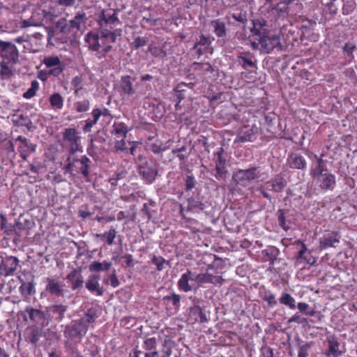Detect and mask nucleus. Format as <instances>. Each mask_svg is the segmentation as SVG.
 <instances>
[{"label":"nucleus","mask_w":357,"mask_h":357,"mask_svg":"<svg viewBox=\"0 0 357 357\" xmlns=\"http://www.w3.org/2000/svg\"><path fill=\"white\" fill-rule=\"evenodd\" d=\"M328 172L326 165H315L311 167L310 175L314 179Z\"/></svg>","instance_id":"nucleus-53"},{"label":"nucleus","mask_w":357,"mask_h":357,"mask_svg":"<svg viewBox=\"0 0 357 357\" xmlns=\"http://www.w3.org/2000/svg\"><path fill=\"white\" fill-rule=\"evenodd\" d=\"M39 89V83L37 80H33L31 84V87L24 93L23 98L25 99H30L36 96L37 91Z\"/></svg>","instance_id":"nucleus-56"},{"label":"nucleus","mask_w":357,"mask_h":357,"mask_svg":"<svg viewBox=\"0 0 357 357\" xmlns=\"http://www.w3.org/2000/svg\"><path fill=\"white\" fill-rule=\"evenodd\" d=\"M287 165L291 169L303 170L307 167V162L305 158L296 153L289 154Z\"/></svg>","instance_id":"nucleus-21"},{"label":"nucleus","mask_w":357,"mask_h":357,"mask_svg":"<svg viewBox=\"0 0 357 357\" xmlns=\"http://www.w3.org/2000/svg\"><path fill=\"white\" fill-rule=\"evenodd\" d=\"M149 51L155 57L164 58L167 56L166 52L162 47L153 43L149 45Z\"/></svg>","instance_id":"nucleus-57"},{"label":"nucleus","mask_w":357,"mask_h":357,"mask_svg":"<svg viewBox=\"0 0 357 357\" xmlns=\"http://www.w3.org/2000/svg\"><path fill=\"white\" fill-rule=\"evenodd\" d=\"M191 312L195 314H197L199 315V321L201 323L207 321V318H206V314L203 312V310H202V308L200 307H199V306L194 307L193 308H192Z\"/></svg>","instance_id":"nucleus-64"},{"label":"nucleus","mask_w":357,"mask_h":357,"mask_svg":"<svg viewBox=\"0 0 357 357\" xmlns=\"http://www.w3.org/2000/svg\"><path fill=\"white\" fill-rule=\"evenodd\" d=\"M15 231V226L8 222L5 214L0 213V232L6 236L11 235Z\"/></svg>","instance_id":"nucleus-37"},{"label":"nucleus","mask_w":357,"mask_h":357,"mask_svg":"<svg viewBox=\"0 0 357 357\" xmlns=\"http://www.w3.org/2000/svg\"><path fill=\"white\" fill-rule=\"evenodd\" d=\"M252 24L253 27L251 29L252 35L257 36L260 38L268 31L267 22L262 18L254 20Z\"/></svg>","instance_id":"nucleus-27"},{"label":"nucleus","mask_w":357,"mask_h":357,"mask_svg":"<svg viewBox=\"0 0 357 357\" xmlns=\"http://www.w3.org/2000/svg\"><path fill=\"white\" fill-rule=\"evenodd\" d=\"M210 45L208 38L204 35L202 34L199 40L195 44L194 49L196 50L198 56L204 54Z\"/></svg>","instance_id":"nucleus-38"},{"label":"nucleus","mask_w":357,"mask_h":357,"mask_svg":"<svg viewBox=\"0 0 357 357\" xmlns=\"http://www.w3.org/2000/svg\"><path fill=\"white\" fill-rule=\"evenodd\" d=\"M226 158L227 155L222 147H220L214 153L213 160L215 163L214 176L218 181L224 180L227 174Z\"/></svg>","instance_id":"nucleus-4"},{"label":"nucleus","mask_w":357,"mask_h":357,"mask_svg":"<svg viewBox=\"0 0 357 357\" xmlns=\"http://www.w3.org/2000/svg\"><path fill=\"white\" fill-rule=\"evenodd\" d=\"M112 265V262L108 261H104L103 262L94 261L90 264L89 268L91 272L107 271L110 269Z\"/></svg>","instance_id":"nucleus-41"},{"label":"nucleus","mask_w":357,"mask_h":357,"mask_svg":"<svg viewBox=\"0 0 357 357\" xmlns=\"http://www.w3.org/2000/svg\"><path fill=\"white\" fill-rule=\"evenodd\" d=\"M63 139L69 144V154L75 155L79 151L78 142L80 140V137L75 128H66L63 133Z\"/></svg>","instance_id":"nucleus-9"},{"label":"nucleus","mask_w":357,"mask_h":357,"mask_svg":"<svg viewBox=\"0 0 357 357\" xmlns=\"http://www.w3.org/2000/svg\"><path fill=\"white\" fill-rule=\"evenodd\" d=\"M190 84H187L185 83L181 82L175 86L174 91L177 98L178 99V102H180L181 100L185 98L186 88L190 87Z\"/></svg>","instance_id":"nucleus-51"},{"label":"nucleus","mask_w":357,"mask_h":357,"mask_svg":"<svg viewBox=\"0 0 357 357\" xmlns=\"http://www.w3.org/2000/svg\"><path fill=\"white\" fill-rule=\"evenodd\" d=\"M271 183L272 190L277 192H281L285 186L283 178L280 176L272 179Z\"/></svg>","instance_id":"nucleus-58"},{"label":"nucleus","mask_w":357,"mask_h":357,"mask_svg":"<svg viewBox=\"0 0 357 357\" xmlns=\"http://www.w3.org/2000/svg\"><path fill=\"white\" fill-rule=\"evenodd\" d=\"M113 29L105 28L101 29L100 31V36H101V43L102 45H107V43H114L116 38V34L112 31Z\"/></svg>","instance_id":"nucleus-44"},{"label":"nucleus","mask_w":357,"mask_h":357,"mask_svg":"<svg viewBox=\"0 0 357 357\" xmlns=\"http://www.w3.org/2000/svg\"><path fill=\"white\" fill-rule=\"evenodd\" d=\"M15 142H20V145L18 146L17 151L20 153V157L24 161L27 160L29 152H36L37 145L36 144H33L27 138L22 137V135H19L15 139Z\"/></svg>","instance_id":"nucleus-10"},{"label":"nucleus","mask_w":357,"mask_h":357,"mask_svg":"<svg viewBox=\"0 0 357 357\" xmlns=\"http://www.w3.org/2000/svg\"><path fill=\"white\" fill-rule=\"evenodd\" d=\"M257 171V167H252L248 169H238L233 174L232 179L236 185L245 187L250 181L258 177Z\"/></svg>","instance_id":"nucleus-5"},{"label":"nucleus","mask_w":357,"mask_h":357,"mask_svg":"<svg viewBox=\"0 0 357 357\" xmlns=\"http://www.w3.org/2000/svg\"><path fill=\"white\" fill-rule=\"evenodd\" d=\"M112 47L111 45H106L102 48L103 53L98 56V58L100 60L104 59V61H102V62H105V66L107 68H114L119 61L117 53L115 51H112Z\"/></svg>","instance_id":"nucleus-14"},{"label":"nucleus","mask_w":357,"mask_h":357,"mask_svg":"<svg viewBox=\"0 0 357 357\" xmlns=\"http://www.w3.org/2000/svg\"><path fill=\"white\" fill-rule=\"evenodd\" d=\"M0 56L3 59L1 61L8 62L14 66L19 62L20 52L13 43L0 40Z\"/></svg>","instance_id":"nucleus-3"},{"label":"nucleus","mask_w":357,"mask_h":357,"mask_svg":"<svg viewBox=\"0 0 357 357\" xmlns=\"http://www.w3.org/2000/svg\"><path fill=\"white\" fill-rule=\"evenodd\" d=\"M115 149L117 151H123L126 153H130L134 155V142L131 141L128 136L127 138L123 137L120 140H116L115 143Z\"/></svg>","instance_id":"nucleus-30"},{"label":"nucleus","mask_w":357,"mask_h":357,"mask_svg":"<svg viewBox=\"0 0 357 357\" xmlns=\"http://www.w3.org/2000/svg\"><path fill=\"white\" fill-rule=\"evenodd\" d=\"M90 108V101L88 99H84L75 102L73 104V109L79 113L87 112Z\"/></svg>","instance_id":"nucleus-49"},{"label":"nucleus","mask_w":357,"mask_h":357,"mask_svg":"<svg viewBox=\"0 0 357 357\" xmlns=\"http://www.w3.org/2000/svg\"><path fill=\"white\" fill-rule=\"evenodd\" d=\"M197 282L202 285L206 283H211L213 284H222V278L221 276H214L208 273L197 274Z\"/></svg>","instance_id":"nucleus-32"},{"label":"nucleus","mask_w":357,"mask_h":357,"mask_svg":"<svg viewBox=\"0 0 357 357\" xmlns=\"http://www.w3.org/2000/svg\"><path fill=\"white\" fill-rule=\"evenodd\" d=\"M41 337V331L36 328H31L28 330L27 339L32 344H36Z\"/></svg>","instance_id":"nucleus-52"},{"label":"nucleus","mask_w":357,"mask_h":357,"mask_svg":"<svg viewBox=\"0 0 357 357\" xmlns=\"http://www.w3.org/2000/svg\"><path fill=\"white\" fill-rule=\"evenodd\" d=\"M66 279L70 284V288L73 291L79 290L83 287L84 279L81 268H73L66 275Z\"/></svg>","instance_id":"nucleus-13"},{"label":"nucleus","mask_w":357,"mask_h":357,"mask_svg":"<svg viewBox=\"0 0 357 357\" xmlns=\"http://www.w3.org/2000/svg\"><path fill=\"white\" fill-rule=\"evenodd\" d=\"M20 260L17 257L8 256L1 257L0 261V277L11 276L19 266Z\"/></svg>","instance_id":"nucleus-6"},{"label":"nucleus","mask_w":357,"mask_h":357,"mask_svg":"<svg viewBox=\"0 0 357 357\" xmlns=\"http://www.w3.org/2000/svg\"><path fill=\"white\" fill-rule=\"evenodd\" d=\"M68 306L63 303H56L48 307V310L52 317L58 322L61 321L65 318V314L67 312Z\"/></svg>","instance_id":"nucleus-24"},{"label":"nucleus","mask_w":357,"mask_h":357,"mask_svg":"<svg viewBox=\"0 0 357 357\" xmlns=\"http://www.w3.org/2000/svg\"><path fill=\"white\" fill-rule=\"evenodd\" d=\"M43 63L48 68H51L57 66H61L62 64L60 59L57 56H46L44 58Z\"/></svg>","instance_id":"nucleus-54"},{"label":"nucleus","mask_w":357,"mask_h":357,"mask_svg":"<svg viewBox=\"0 0 357 357\" xmlns=\"http://www.w3.org/2000/svg\"><path fill=\"white\" fill-rule=\"evenodd\" d=\"M138 172L147 183H152L157 174V170L153 164L147 161L138 166Z\"/></svg>","instance_id":"nucleus-16"},{"label":"nucleus","mask_w":357,"mask_h":357,"mask_svg":"<svg viewBox=\"0 0 357 357\" xmlns=\"http://www.w3.org/2000/svg\"><path fill=\"white\" fill-rule=\"evenodd\" d=\"M12 121L14 126H24L29 131H33L35 128L31 119L22 114L13 115Z\"/></svg>","instance_id":"nucleus-33"},{"label":"nucleus","mask_w":357,"mask_h":357,"mask_svg":"<svg viewBox=\"0 0 357 357\" xmlns=\"http://www.w3.org/2000/svg\"><path fill=\"white\" fill-rule=\"evenodd\" d=\"M88 17L86 13L84 10L77 11L74 17L69 20V26L71 31L76 29L80 31L83 27L85 26Z\"/></svg>","instance_id":"nucleus-22"},{"label":"nucleus","mask_w":357,"mask_h":357,"mask_svg":"<svg viewBox=\"0 0 357 357\" xmlns=\"http://www.w3.org/2000/svg\"><path fill=\"white\" fill-rule=\"evenodd\" d=\"M258 127L256 125L242 126L238 132L235 142H253L257 138Z\"/></svg>","instance_id":"nucleus-8"},{"label":"nucleus","mask_w":357,"mask_h":357,"mask_svg":"<svg viewBox=\"0 0 357 357\" xmlns=\"http://www.w3.org/2000/svg\"><path fill=\"white\" fill-rule=\"evenodd\" d=\"M258 40L267 52L280 45V36L275 33H271L270 31H267L264 36L259 38Z\"/></svg>","instance_id":"nucleus-11"},{"label":"nucleus","mask_w":357,"mask_h":357,"mask_svg":"<svg viewBox=\"0 0 357 357\" xmlns=\"http://www.w3.org/2000/svg\"><path fill=\"white\" fill-rule=\"evenodd\" d=\"M342 14L347 15L351 14L356 8V3L354 0H342Z\"/></svg>","instance_id":"nucleus-55"},{"label":"nucleus","mask_w":357,"mask_h":357,"mask_svg":"<svg viewBox=\"0 0 357 357\" xmlns=\"http://www.w3.org/2000/svg\"><path fill=\"white\" fill-rule=\"evenodd\" d=\"M287 323H296L298 324H301L303 326H305L308 324L309 321L307 318L303 317L298 312H296L288 319Z\"/></svg>","instance_id":"nucleus-59"},{"label":"nucleus","mask_w":357,"mask_h":357,"mask_svg":"<svg viewBox=\"0 0 357 357\" xmlns=\"http://www.w3.org/2000/svg\"><path fill=\"white\" fill-rule=\"evenodd\" d=\"M130 76H123L121 78V88L126 95L132 93V86Z\"/></svg>","instance_id":"nucleus-50"},{"label":"nucleus","mask_w":357,"mask_h":357,"mask_svg":"<svg viewBox=\"0 0 357 357\" xmlns=\"http://www.w3.org/2000/svg\"><path fill=\"white\" fill-rule=\"evenodd\" d=\"M100 277L97 274H91L89 276L85 286L86 288L91 293L96 292L98 296H102L103 294V289L100 286L99 280Z\"/></svg>","instance_id":"nucleus-23"},{"label":"nucleus","mask_w":357,"mask_h":357,"mask_svg":"<svg viewBox=\"0 0 357 357\" xmlns=\"http://www.w3.org/2000/svg\"><path fill=\"white\" fill-rule=\"evenodd\" d=\"M279 302L281 305L287 306L290 310H295L296 307V303L295 298L289 293L283 291L280 298Z\"/></svg>","instance_id":"nucleus-40"},{"label":"nucleus","mask_w":357,"mask_h":357,"mask_svg":"<svg viewBox=\"0 0 357 357\" xmlns=\"http://www.w3.org/2000/svg\"><path fill=\"white\" fill-rule=\"evenodd\" d=\"M190 278V271L188 270L186 273L182 274L181 278L178 281V287L184 292L192 291V287L189 284Z\"/></svg>","instance_id":"nucleus-42"},{"label":"nucleus","mask_w":357,"mask_h":357,"mask_svg":"<svg viewBox=\"0 0 357 357\" xmlns=\"http://www.w3.org/2000/svg\"><path fill=\"white\" fill-rule=\"evenodd\" d=\"M66 162L64 167L66 173H69L73 176L81 174L86 181H89V170L91 161L86 155H82L80 158H77L74 155L69 154Z\"/></svg>","instance_id":"nucleus-1"},{"label":"nucleus","mask_w":357,"mask_h":357,"mask_svg":"<svg viewBox=\"0 0 357 357\" xmlns=\"http://www.w3.org/2000/svg\"><path fill=\"white\" fill-rule=\"evenodd\" d=\"M195 70L204 80H207L214 73L213 68L208 63H195Z\"/></svg>","instance_id":"nucleus-29"},{"label":"nucleus","mask_w":357,"mask_h":357,"mask_svg":"<svg viewBox=\"0 0 357 357\" xmlns=\"http://www.w3.org/2000/svg\"><path fill=\"white\" fill-rule=\"evenodd\" d=\"M267 13L275 21L284 20L289 13V5L284 1L268 6Z\"/></svg>","instance_id":"nucleus-7"},{"label":"nucleus","mask_w":357,"mask_h":357,"mask_svg":"<svg viewBox=\"0 0 357 357\" xmlns=\"http://www.w3.org/2000/svg\"><path fill=\"white\" fill-rule=\"evenodd\" d=\"M9 64L10 63L0 61V78L2 80H9L13 75V70Z\"/></svg>","instance_id":"nucleus-43"},{"label":"nucleus","mask_w":357,"mask_h":357,"mask_svg":"<svg viewBox=\"0 0 357 357\" xmlns=\"http://www.w3.org/2000/svg\"><path fill=\"white\" fill-rule=\"evenodd\" d=\"M143 347L146 351H155L156 346V338L150 337L146 340L142 339Z\"/></svg>","instance_id":"nucleus-60"},{"label":"nucleus","mask_w":357,"mask_h":357,"mask_svg":"<svg viewBox=\"0 0 357 357\" xmlns=\"http://www.w3.org/2000/svg\"><path fill=\"white\" fill-rule=\"evenodd\" d=\"M327 342L328 349L324 353L327 357H339L344 352L340 350V343L335 337H328Z\"/></svg>","instance_id":"nucleus-25"},{"label":"nucleus","mask_w":357,"mask_h":357,"mask_svg":"<svg viewBox=\"0 0 357 357\" xmlns=\"http://www.w3.org/2000/svg\"><path fill=\"white\" fill-rule=\"evenodd\" d=\"M88 331L87 327L84 326L82 321L72 320L70 324L65 326L63 330L64 340L81 342Z\"/></svg>","instance_id":"nucleus-2"},{"label":"nucleus","mask_w":357,"mask_h":357,"mask_svg":"<svg viewBox=\"0 0 357 357\" xmlns=\"http://www.w3.org/2000/svg\"><path fill=\"white\" fill-rule=\"evenodd\" d=\"M278 223L279 225L284 230L288 231L289 229V226H288L286 224V219H285V213L284 210H280L279 211V215H278Z\"/></svg>","instance_id":"nucleus-63"},{"label":"nucleus","mask_w":357,"mask_h":357,"mask_svg":"<svg viewBox=\"0 0 357 357\" xmlns=\"http://www.w3.org/2000/svg\"><path fill=\"white\" fill-rule=\"evenodd\" d=\"M98 317V310L96 307H91L87 309L84 317L77 319L82 321L84 326H86L89 329V324L94 323Z\"/></svg>","instance_id":"nucleus-34"},{"label":"nucleus","mask_w":357,"mask_h":357,"mask_svg":"<svg viewBox=\"0 0 357 357\" xmlns=\"http://www.w3.org/2000/svg\"><path fill=\"white\" fill-rule=\"evenodd\" d=\"M237 62L243 69L250 71V73L257 68L256 61H254V56L249 52L238 56Z\"/></svg>","instance_id":"nucleus-20"},{"label":"nucleus","mask_w":357,"mask_h":357,"mask_svg":"<svg viewBox=\"0 0 357 357\" xmlns=\"http://www.w3.org/2000/svg\"><path fill=\"white\" fill-rule=\"evenodd\" d=\"M56 29L63 35L69 34L72 31L69 26V22L66 17H61L55 23Z\"/></svg>","instance_id":"nucleus-45"},{"label":"nucleus","mask_w":357,"mask_h":357,"mask_svg":"<svg viewBox=\"0 0 357 357\" xmlns=\"http://www.w3.org/2000/svg\"><path fill=\"white\" fill-rule=\"evenodd\" d=\"M163 300L171 301L172 305L177 307L180 305L181 296L178 294H172L171 295L164 296Z\"/></svg>","instance_id":"nucleus-61"},{"label":"nucleus","mask_w":357,"mask_h":357,"mask_svg":"<svg viewBox=\"0 0 357 357\" xmlns=\"http://www.w3.org/2000/svg\"><path fill=\"white\" fill-rule=\"evenodd\" d=\"M112 128L113 130L112 132L113 134H115L117 136V137H128L127 133L130 130V129L128 128L127 126L124 123H114Z\"/></svg>","instance_id":"nucleus-46"},{"label":"nucleus","mask_w":357,"mask_h":357,"mask_svg":"<svg viewBox=\"0 0 357 357\" xmlns=\"http://www.w3.org/2000/svg\"><path fill=\"white\" fill-rule=\"evenodd\" d=\"M45 282L47 284L45 290L50 296L55 297H63L64 296V285L61 284L58 280L47 278H45Z\"/></svg>","instance_id":"nucleus-15"},{"label":"nucleus","mask_w":357,"mask_h":357,"mask_svg":"<svg viewBox=\"0 0 357 357\" xmlns=\"http://www.w3.org/2000/svg\"><path fill=\"white\" fill-rule=\"evenodd\" d=\"M19 280L22 282L21 286L20 287L19 289L20 293L25 296L33 295L36 293L35 289V285L36 283L34 282L33 280H32L31 282H26L23 281L22 279H21L19 277Z\"/></svg>","instance_id":"nucleus-39"},{"label":"nucleus","mask_w":357,"mask_h":357,"mask_svg":"<svg viewBox=\"0 0 357 357\" xmlns=\"http://www.w3.org/2000/svg\"><path fill=\"white\" fill-rule=\"evenodd\" d=\"M210 26L213 28V33L218 38H225L227 36L226 24L222 19L218 18L212 20L210 22Z\"/></svg>","instance_id":"nucleus-31"},{"label":"nucleus","mask_w":357,"mask_h":357,"mask_svg":"<svg viewBox=\"0 0 357 357\" xmlns=\"http://www.w3.org/2000/svg\"><path fill=\"white\" fill-rule=\"evenodd\" d=\"M204 205L200 201L191 198L188 199L187 211L197 213L204 209Z\"/></svg>","instance_id":"nucleus-47"},{"label":"nucleus","mask_w":357,"mask_h":357,"mask_svg":"<svg viewBox=\"0 0 357 357\" xmlns=\"http://www.w3.org/2000/svg\"><path fill=\"white\" fill-rule=\"evenodd\" d=\"M50 102L52 107L60 109L63 106V98L59 93H54L50 97Z\"/></svg>","instance_id":"nucleus-48"},{"label":"nucleus","mask_w":357,"mask_h":357,"mask_svg":"<svg viewBox=\"0 0 357 357\" xmlns=\"http://www.w3.org/2000/svg\"><path fill=\"white\" fill-rule=\"evenodd\" d=\"M152 263L156 266L157 270L160 271L164 269L166 260L162 257L153 256Z\"/></svg>","instance_id":"nucleus-62"},{"label":"nucleus","mask_w":357,"mask_h":357,"mask_svg":"<svg viewBox=\"0 0 357 357\" xmlns=\"http://www.w3.org/2000/svg\"><path fill=\"white\" fill-rule=\"evenodd\" d=\"M340 242V236L337 232H333L328 236H325L320 239L319 245L321 249H326L335 247V243Z\"/></svg>","instance_id":"nucleus-35"},{"label":"nucleus","mask_w":357,"mask_h":357,"mask_svg":"<svg viewBox=\"0 0 357 357\" xmlns=\"http://www.w3.org/2000/svg\"><path fill=\"white\" fill-rule=\"evenodd\" d=\"M80 342L64 340L63 349L65 357H83L78 347Z\"/></svg>","instance_id":"nucleus-26"},{"label":"nucleus","mask_w":357,"mask_h":357,"mask_svg":"<svg viewBox=\"0 0 357 357\" xmlns=\"http://www.w3.org/2000/svg\"><path fill=\"white\" fill-rule=\"evenodd\" d=\"M296 260L297 264L305 263L309 265H314L317 262V259L312 255V251L307 248L303 250H298Z\"/></svg>","instance_id":"nucleus-28"},{"label":"nucleus","mask_w":357,"mask_h":357,"mask_svg":"<svg viewBox=\"0 0 357 357\" xmlns=\"http://www.w3.org/2000/svg\"><path fill=\"white\" fill-rule=\"evenodd\" d=\"M260 296L262 300L266 302L268 307L273 308L278 304L276 295L270 289H265L260 291Z\"/></svg>","instance_id":"nucleus-36"},{"label":"nucleus","mask_w":357,"mask_h":357,"mask_svg":"<svg viewBox=\"0 0 357 357\" xmlns=\"http://www.w3.org/2000/svg\"><path fill=\"white\" fill-rule=\"evenodd\" d=\"M25 312L28 314L30 320L33 323L40 326L47 325L48 321L47 320L45 312L31 307H26Z\"/></svg>","instance_id":"nucleus-18"},{"label":"nucleus","mask_w":357,"mask_h":357,"mask_svg":"<svg viewBox=\"0 0 357 357\" xmlns=\"http://www.w3.org/2000/svg\"><path fill=\"white\" fill-rule=\"evenodd\" d=\"M98 22L101 29H113L112 25L119 22V19L114 10H102L98 17Z\"/></svg>","instance_id":"nucleus-12"},{"label":"nucleus","mask_w":357,"mask_h":357,"mask_svg":"<svg viewBox=\"0 0 357 357\" xmlns=\"http://www.w3.org/2000/svg\"><path fill=\"white\" fill-rule=\"evenodd\" d=\"M319 187L324 190H331L335 186L336 181L334 174L330 172H325L324 174L314 178Z\"/></svg>","instance_id":"nucleus-17"},{"label":"nucleus","mask_w":357,"mask_h":357,"mask_svg":"<svg viewBox=\"0 0 357 357\" xmlns=\"http://www.w3.org/2000/svg\"><path fill=\"white\" fill-rule=\"evenodd\" d=\"M101 39L100 35L93 33L92 32L88 33L84 38L85 42L89 45V50L97 52V56L102 53L100 51V47L106 46L102 45Z\"/></svg>","instance_id":"nucleus-19"}]
</instances>
